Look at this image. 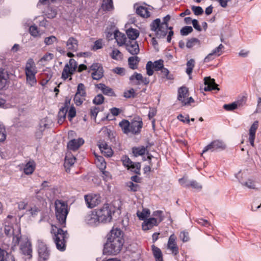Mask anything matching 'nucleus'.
Wrapping results in <instances>:
<instances>
[{
	"label": "nucleus",
	"instance_id": "412c9836",
	"mask_svg": "<svg viewBox=\"0 0 261 261\" xmlns=\"http://www.w3.org/2000/svg\"><path fill=\"white\" fill-rule=\"evenodd\" d=\"M126 50L132 55H136L139 53V45L136 41H128L125 44Z\"/></svg>",
	"mask_w": 261,
	"mask_h": 261
},
{
	"label": "nucleus",
	"instance_id": "0eeeda50",
	"mask_svg": "<svg viewBox=\"0 0 261 261\" xmlns=\"http://www.w3.org/2000/svg\"><path fill=\"white\" fill-rule=\"evenodd\" d=\"M226 148V145L225 142L221 140H215L211 142L203 148L202 153L208 151H219L225 150Z\"/></svg>",
	"mask_w": 261,
	"mask_h": 261
},
{
	"label": "nucleus",
	"instance_id": "c03bdc74",
	"mask_svg": "<svg viewBox=\"0 0 261 261\" xmlns=\"http://www.w3.org/2000/svg\"><path fill=\"white\" fill-rule=\"evenodd\" d=\"M149 210L148 209H143L142 212H138L137 213V216L140 220H143L147 218L149 215Z\"/></svg>",
	"mask_w": 261,
	"mask_h": 261
},
{
	"label": "nucleus",
	"instance_id": "473e14b6",
	"mask_svg": "<svg viewBox=\"0 0 261 261\" xmlns=\"http://www.w3.org/2000/svg\"><path fill=\"white\" fill-rule=\"evenodd\" d=\"M68 65H65L62 73V78L64 80H67L69 77V80H71V76L74 74V71L71 70Z\"/></svg>",
	"mask_w": 261,
	"mask_h": 261
},
{
	"label": "nucleus",
	"instance_id": "a211bd4d",
	"mask_svg": "<svg viewBox=\"0 0 261 261\" xmlns=\"http://www.w3.org/2000/svg\"><path fill=\"white\" fill-rule=\"evenodd\" d=\"M13 219V217L11 215H8L7 218L4 221V232L6 235L10 236L12 234V238L13 236L16 234L18 232V230L16 231V232H14V229L12 227V223L11 222L12 219Z\"/></svg>",
	"mask_w": 261,
	"mask_h": 261
},
{
	"label": "nucleus",
	"instance_id": "aec40b11",
	"mask_svg": "<svg viewBox=\"0 0 261 261\" xmlns=\"http://www.w3.org/2000/svg\"><path fill=\"white\" fill-rule=\"evenodd\" d=\"M258 127V121H255L251 125L249 130L248 140L252 146H254V140L256 130Z\"/></svg>",
	"mask_w": 261,
	"mask_h": 261
},
{
	"label": "nucleus",
	"instance_id": "8fccbe9b",
	"mask_svg": "<svg viewBox=\"0 0 261 261\" xmlns=\"http://www.w3.org/2000/svg\"><path fill=\"white\" fill-rule=\"evenodd\" d=\"M195 61L193 59L190 60L187 63L186 72L188 75H190L192 72L193 68L194 66Z\"/></svg>",
	"mask_w": 261,
	"mask_h": 261
},
{
	"label": "nucleus",
	"instance_id": "c756f323",
	"mask_svg": "<svg viewBox=\"0 0 261 261\" xmlns=\"http://www.w3.org/2000/svg\"><path fill=\"white\" fill-rule=\"evenodd\" d=\"M8 74L5 72L4 70L0 68V90L4 89L8 82Z\"/></svg>",
	"mask_w": 261,
	"mask_h": 261
},
{
	"label": "nucleus",
	"instance_id": "2f4dec72",
	"mask_svg": "<svg viewBox=\"0 0 261 261\" xmlns=\"http://www.w3.org/2000/svg\"><path fill=\"white\" fill-rule=\"evenodd\" d=\"M151 249L155 261H163V256L161 250L154 245L151 246Z\"/></svg>",
	"mask_w": 261,
	"mask_h": 261
},
{
	"label": "nucleus",
	"instance_id": "9b49d317",
	"mask_svg": "<svg viewBox=\"0 0 261 261\" xmlns=\"http://www.w3.org/2000/svg\"><path fill=\"white\" fill-rule=\"evenodd\" d=\"M163 68V60L160 59L153 63L148 61L146 65V73L148 75L151 76L153 74V70L155 71L162 70Z\"/></svg>",
	"mask_w": 261,
	"mask_h": 261
},
{
	"label": "nucleus",
	"instance_id": "5fc2aeb1",
	"mask_svg": "<svg viewBox=\"0 0 261 261\" xmlns=\"http://www.w3.org/2000/svg\"><path fill=\"white\" fill-rule=\"evenodd\" d=\"M104 97L102 94H99L96 96L93 100V102L97 105H101L104 100Z\"/></svg>",
	"mask_w": 261,
	"mask_h": 261
},
{
	"label": "nucleus",
	"instance_id": "09e8293b",
	"mask_svg": "<svg viewBox=\"0 0 261 261\" xmlns=\"http://www.w3.org/2000/svg\"><path fill=\"white\" fill-rule=\"evenodd\" d=\"M111 56L112 59L116 60H118L122 58V54L117 49H114L113 50Z\"/></svg>",
	"mask_w": 261,
	"mask_h": 261
},
{
	"label": "nucleus",
	"instance_id": "3c124183",
	"mask_svg": "<svg viewBox=\"0 0 261 261\" xmlns=\"http://www.w3.org/2000/svg\"><path fill=\"white\" fill-rule=\"evenodd\" d=\"M40 209L36 206V205H34L32 207H31L28 210V212H29V214L32 216V217H35L40 212Z\"/></svg>",
	"mask_w": 261,
	"mask_h": 261
},
{
	"label": "nucleus",
	"instance_id": "dca6fc26",
	"mask_svg": "<svg viewBox=\"0 0 261 261\" xmlns=\"http://www.w3.org/2000/svg\"><path fill=\"white\" fill-rule=\"evenodd\" d=\"M143 126V122L140 118L134 119L130 122V132L133 135H138L140 133Z\"/></svg>",
	"mask_w": 261,
	"mask_h": 261
},
{
	"label": "nucleus",
	"instance_id": "bb28decb",
	"mask_svg": "<svg viewBox=\"0 0 261 261\" xmlns=\"http://www.w3.org/2000/svg\"><path fill=\"white\" fill-rule=\"evenodd\" d=\"M245 103V99L242 98L241 100H238L230 104H225L223 108L227 111H232L238 107H242Z\"/></svg>",
	"mask_w": 261,
	"mask_h": 261
},
{
	"label": "nucleus",
	"instance_id": "0e129e2a",
	"mask_svg": "<svg viewBox=\"0 0 261 261\" xmlns=\"http://www.w3.org/2000/svg\"><path fill=\"white\" fill-rule=\"evenodd\" d=\"M6 138V134L5 128L2 124H0V142L5 141Z\"/></svg>",
	"mask_w": 261,
	"mask_h": 261
},
{
	"label": "nucleus",
	"instance_id": "5701e85b",
	"mask_svg": "<svg viewBox=\"0 0 261 261\" xmlns=\"http://www.w3.org/2000/svg\"><path fill=\"white\" fill-rule=\"evenodd\" d=\"M98 147L101 153L105 156L110 157L113 155V152L110 147L105 141L99 142Z\"/></svg>",
	"mask_w": 261,
	"mask_h": 261
},
{
	"label": "nucleus",
	"instance_id": "ea45409f",
	"mask_svg": "<svg viewBox=\"0 0 261 261\" xmlns=\"http://www.w3.org/2000/svg\"><path fill=\"white\" fill-rule=\"evenodd\" d=\"M36 73H25L27 83L30 86H34L37 83V80L35 77Z\"/></svg>",
	"mask_w": 261,
	"mask_h": 261
},
{
	"label": "nucleus",
	"instance_id": "58836bf2",
	"mask_svg": "<svg viewBox=\"0 0 261 261\" xmlns=\"http://www.w3.org/2000/svg\"><path fill=\"white\" fill-rule=\"evenodd\" d=\"M130 124V122L125 119L123 120L119 123V126L121 127L123 133L125 134L129 133Z\"/></svg>",
	"mask_w": 261,
	"mask_h": 261
},
{
	"label": "nucleus",
	"instance_id": "774afa93",
	"mask_svg": "<svg viewBox=\"0 0 261 261\" xmlns=\"http://www.w3.org/2000/svg\"><path fill=\"white\" fill-rule=\"evenodd\" d=\"M179 238L183 242H187L189 240L188 232L185 231L181 232L179 234Z\"/></svg>",
	"mask_w": 261,
	"mask_h": 261
},
{
	"label": "nucleus",
	"instance_id": "2eb2a0df",
	"mask_svg": "<svg viewBox=\"0 0 261 261\" xmlns=\"http://www.w3.org/2000/svg\"><path fill=\"white\" fill-rule=\"evenodd\" d=\"M246 174L244 173L239 171L235 174L236 177L238 179L239 181L241 183L242 186L246 187L250 189H253L255 188V185L254 181L248 179L247 180H244V178L245 177Z\"/></svg>",
	"mask_w": 261,
	"mask_h": 261
},
{
	"label": "nucleus",
	"instance_id": "20e7f679",
	"mask_svg": "<svg viewBox=\"0 0 261 261\" xmlns=\"http://www.w3.org/2000/svg\"><path fill=\"white\" fill-rule=\"evenodd\" d=\"M55 204L57 220L61 227H65L67 216L69 212L68 205L61 200H56Z\"/></svg>",
	"mask_w": 261,
	"mask_h": 261
},
{
	"label": "nucleus",
	"instance_id": "7ed1b4c3",
	"mask_svg": "<svg viewBox=\"0 0 261 261\" xmlns=\"http://www.w3.org/2000/svg\"><path fill=\"white\" fill-rule=\"evenodd\" d=\"M50 232L57 248L61 251L65 250L66 240L68 238L67 231L51 225Z\"/></svg>",
	"mask_w": 261,
	"mask_h": 261
},
{
	"label": "nucleus",
	"instance_id": "bf43d9fd",
	"mask_svg": "<svg viewBox=\"0 0 261 261\" xmlns=\"http://www.w3.org/2000/svg\"><path fill=\"white\" fill-rule=\"evenodd\" d=\"M66 65H68L69 68L71 69V70L75 71L77 68V63L75 61V60L73 59H70L69 60V63L66 64Z\"/></svg>",
	"mask_w": 261,
	"mask_h": 261
},
{
	"label": "nucleus",
	"instance_id": "1a4fd4ad",
	"mask_svg": "<svg viewBox=\"0 0 261 261\" xmlns=\"http://www.w3.org/2000/svg\"><path fill=\"white\" fill-rule=\"evenodd\" d=\"M84 199L87 206L92 208L101 202V197L99 194H90L84 196Z\"/></svg>",
	"mask_w": 261,
	"mask_h": 261
},
{
	"label": "nucleus",
	"instance_id": "4468645a",
	"mask_svg": "<svg viewBox=\"0 0 261 261\" xmlns=\"http://www.w3.org/2000/svg\"><path fill=\"white\" fill-rule=\"evenodd\" d=\"M52 121L47 117L42 119L39 123V127L36 132V137L37 139H40L42 137L43 133L45 129L48 128L51 124Z\"/></svg>",
	"mask_w": 261,
	"mask_h": 261
},
{
	"label": "nucleus",
	"instance_id": "f8f14e48",
	"mask_svg": "<svg viewBox=\"0 0 261 261\" xmlns=\"http://www.w3.org/2000/svg\"><path fill=\"white\" fill-rule=\"evenodd\" d=\"M123 165L131 171L139 174L141 165L139 163L133 162L127 156H123L121 159Z\"/></svg>",
	"mask_w": 261,
	"mask_h": 261
},
{
	"label": "nucleus",
	"instance_id": "e2e57ef3",
	"mask_svg": "<svg viewBox=\"0 0 261 261\" xmlns=\"http://www.w3.org/2000/svg\"><path fill=\"white\" fill-rule=\"evenodd\" d=\"M189 186L196 190H200L202 189V186L195 180H191L190 181Z\"/></svg>",
	"mask_w": 261,
	"mask_h": 261
},
{
	"label": "nucleus",
	"instance_id": "4be33fe9",
	"mask_svg": "<svg viewBox=\"0 0 261 261\" xmlns=\"http://www.w3.org/2000/svg\"><path fill=\"white\" fill-rule=\"evenodd\" d=\"M204 87L203 90L205 91H211L213 90H219L218 85L215 83V80L210 77H205L204 79Z\"/></svg>",
	"mask_w": 261,
	"mask_h": 261
},
{
	"label": "nucleus",
	"instance_id": "72a5a7b5",
	"mask_svg": "<svg viewBox=\"0 0 261 261\" xmlns=\"http://www.w3.org/2000/svg\"><path fill=\"white\" fill-rule=\"evenodd\" d=\"M114 36L116 41L119 46H122L124 44L125 45L126 43H127L126 38L124 34L117 32L114 34Z\"/></svg>",
	"mask_w": 261,
	"mask_h": 261
},
{
	"label": "nucleus",
	"instance_id": "13d9d810",
	"mask_svg": "<svg viewBox=\"0 0 261 261\" xmlns=\"http://www.w3.org/2000/svg\"><path fill=\"white\" fill-rule=\"evenodd\" d=\"M54 55L51 53H46L39 60L40 62H48L53 59Z\"/></svg>",
	"mask_w": 261,
	"mask_h": 261
},
{
	"label": "nucleus",
	"instance_id": "49530a36",
	"mask_svg": "<svg viewBox=\"0 0 261 261\" xmlns=\"http://www.w3.org/2000/svg\"><path fill=\"white\" fill-rule=\"evenodd\" d=\"M103 69H101L93 72L91 75L93 80H98L103 76Z\"/></svg>",
	"mask_w": 261,
	"mask_h": 261
},
{
	"label": "nucleus",
	"instance_id": "f03ea898",
	"mask_svg": "<svg viewBox=\"0 0 261 261\" xmlns=\"http://www.w3.org/2000/svg\"><path fill=\"white\" fill-rule=\"evenodd\" d=\"M20 244V252L23 255V257L27 259H31L32 257V246L31 241L28 238H22L20 228L18 229L16 234L13 236L12 242V249L15 250V248Z\"/></svg>",
	"mask_w": 261,
	"mask_h": 261
},
{
	"label": "nucleus",
	"instance_id": "c9c22d12",
	"mask_svg": "<svg viewBox=\"0 0 261 261\" xmlns=\"http://www.w3.org/2000/svg\"><path fill=\"white\" fill-rule=\"evenodd\" d=\"M140 59L137 56L130 57L128 59L129 67L132 69H136L138 68V65Z\"/></svg>",
	"mask_w": 261,
	"mask_h": 261
},
{
	"label": "nucleus",
	"instance_id": "6e6552de",
	"mask_svg": "<svg viewBox=\"0 0 261 261\" xmlns=\"http://www.w3.org/2000/svg\"><path fill=\"white\" fill-rule=\"evenodd\" d=\"M177 99L183 106L189 105L194 101L192 97H189L188 89L185 87L178 89Z\"/></svg>",
	"mask_w": 261,
	"mask_h": 261
},
{
	"label": "nucleus",
	"instance_id": "393cba45",
	"mask_svg": "<svg viewBox=\"0 0 261 261\" xmlns=\"http://www.w3.org/2000/svg\"><path fill=\"white\" fill-rule=\"evenodd\" d=\"M84 143L83 139L80 138L77 139H72L69 141L67 144V147L69 149L76 150L82 146Z\"/></svg>",
	"mask_w": 261,
	"mask_h": 261
},
{
	"label": "nucleus",
	"instance_id": "ddd939ff",
	"mask_svg": "<svg viewBox=\"0 0 261 261\" xmlns=\"http://www.w3.org/2000/svg\"><path fill=\"white\" fill-rule=\"evenodd\" d=\"M84 221L86 223L91 226H97L100 223L96 210L87 214L85 217Z\"/></svg>",
	"mask_w": 261,
	"mask_h": 261
},
{
	"label": "nucleus",
	"instance_id": "c85d7f7f",
	"mask_svg": "<svg viewBox=\"0 0 261 261\" xmlns=\"http://www.w3.org/2000/svg\"><path fill=\"white\" fill-rule=\"evenodd\" d=\"M157 223L156 219L151 218L147 219L142 223V227L144 230H148L152 228Z\"/></svg>",
	"mask_w": 261,
	"mask_h": 261
},
{
	"label": "nucleus",
	"instance_id": "6e6d98bb",
	"mask_svg": "<svg viewBox=\"0 0 261 261\" xmlns=\"http://www.w3.org/2000/svg\"><path fill=\"white\" fill-rule=\"evenodd\" d=\"M56 41H57V38L54 36H50L44 39V43L46 45H51Z\"/></svg>",
	"mask_w": 261,
	"mask_h": 261
},
{
	"label": "nucleus",
	"instance_id": "a878e982",
	"mask_svg": "<svg viewBox=\"0 0 261 261\" xmlns=\"http://www.w3.org/2000/svg\"><path fill=\"white\" fill-rule=\"evenodd\" d=\"M25 73H37V69L33 59L30 58L27 61L25 66Z\"/></svg>",
	"mask_w": 261,
	"mask_h": 261
},
{
	"label": "nucleus",
	"instance_id": "37998d69",
	"mask_svg": "<svg viewBox=\"0 0 261 261\" xmlns=\"http://www.w3.org/2000/svg\"><path fill=\"white\" fill-rule=\"evenodd\" d=\"M200 44L199 40L195 38H192L188 40L186 46L188 48H191L195 45H199Z\"/></svg>",
	"mask_w": 261,
	"mask_h": 261
},
{
	"label": "nucleus",
	"instance_id": "79ce46f5",
	"mask_svg": "<svg viewBox=\"0 0 261 261\" xmlns=\"http://www.w3.org/2000/svg\"><path fill=\"white\" fill-rule=\"evenodd\" d=\"M96 164L100 170H103L106 168V162L102 156H96Z\"/></svg>",
	"mask_w": 261,
	"mask_h": 261
},
{
	"label": "nucleus",
	"instance_id": "e433bc0d",
	"mask_svg": "<svg viewBox=\"0 0 261 261\" xmlns=\"http://www.w3.org/2000/svg\"><path fill=\"white\" fill-rule=\"evenodd\" d=\"M136 13L137 14L144 18H147L150 16V12L148 10V9L143 6L139 7L136 10Z\"/></svg>",
	"mask_w": 261,
	"mask_h": 261
},
{
	"label": "nucleus",
	"instance_id": "9d476101",
	"mask_svg": "<svg viewBox=\"0 0 261 261\" xmlns=\"http://www.w3.org/2000/svg\"><path fill=\"white\" fill-rule=\"evenodd\" d=\"M86 96L85 87L83 84L80 83L77 86V91L75 94L73 100L77 106H81Z\"/></svg>",
	"mask_w": 261,
	"mask_h": 261
},
{
	"label": "nucleus",
	"instance_id": "864d4df0",
	"mask_svg": "<svg viewBox=\"0 0 261 261\" xmlns=\"http://www.w3.org/2000/svg\"><path fill=\"white\" fill-rule=\"evenodd\" d=\"M103 47V41L102 39H99L96 40L94 42V45L92 46V49L93 50H97L99 49H101Z\"/></svg>",
	"mask_w": 261,
	"mask_h": 261
},
{
	"label": "nucleus",
	"instance_id": "f257e3e1",
	"mask_svg": "<svg viewBox=\"0 0 261 261\" xmlns=\"http://www.w3.org/2000/svg\"><path fill=\"white\" fill-rule=\"evenodd\" d=\"M124 243L122 231L113 227L108 234L107 243L103 248V253L107 255H116L121 251Z\"/></svg>",
	"mask_w": 261,
	"mask_h": 261
},
{
	"label": "nucleus",
	"instance_id": "a19ab883",
	"mask_svg": "<svg viewBox=\"0 0 261 261\" xmlns=\"http://www.w3.org/2000/svg\"><path fill=\"white\" fill-rule=\"evenodd\" d=\"M75 160V158L72 154H68L66 155L65 159V167L67 168H69L74 164Z\"/></svg>",
	"mask_w": 261,
	"mask_h": 261
},
{
	"label": "nucleus",
	"instance_id": "423d86ee",
	"mask_svg": "<svg viewBox=\"0 0 261 261\" xmlns=\"http://www.w3.org/2000/svg\"><path fill=\"white\" fill-rule=\"evenodd\" d=\"M37 245L39 261H46L50 254V249L42 240H38Z\"/></svg>",
	"mask_w": 261,
	"mask_h": 261
},
{
	"label": "nucleus",
	"instance_id": "b1692460",
	"mask_svg": "<svg viewBox=\"0 0 261 261\" xmlns=\"http://www.w3.org/2000/svg\"><path fill=\"white\" fill-rule=\"evenodd\" d=\"M66 47L67 50L75 52L78 49L79 42L77 40L73 37H70L66 41Z\"/></svg>",
	"mask_w": 261,
	"mask_h": 261
},
{
	"label": "nucleus",
	"instance_id": "a18cd8bd",
	"mask_svg": "<svg viewBox=\"0 0 261 261\" xmlns=\"http://www.w3.org/2000/svg\"><path fill=\"white\" fill-rule=\"evenodd\" d=\"M133 152L135 156L142 155L145 153L146 148L144 147L134 148Z\"/></svg>",
	"mask_w": 261,
	"mask_h": 261
},
{
	"label": "nucleus",
	"instance_id": "4c0bfd02",
	"mask_svg": "<svg viewBox=\"0 0 261 261\" xmlns=\"http://www.w3.org/2000/svg\"><path fill=\"white\" fill-rule=\"evenodd\" d=\"M101 9L103 11H111L114 9L112 0H103L101 5Z\"/></svg>",
	"mask_w": 261,
	"mask_h": 261
},
{
	"label": "nucleus",
	"instance_id": "052dcab7",
	"mask_svg": "<svg viewBox=\"0 0 261 261\" xmlns=\"http://www.w3.org/2000/svg\"><path fill=\"white\" fill-rule=\"evenodd\" d=\"M9 257L8 253L0 248V261H7Z\"/></svg>",
	"mask_w": 261,
	"mask_h": 261
},
{
	"label": "nucleus",
	"instance_id": "6ab92c4d",
	"mask_svg": "<svg viewBox=\"0 0 261 261\" xmlns=\"http://www.w3.org/2000/svg\"><path fill=\"white\" fill-rule=\"evenodd\" d=\"M176 236L174 234H171L169 238L167 246V249L174 255L178 253V247L176 242Z\"/></svg>",
	"mask_w": 261,
	"mask_h": 261
},
{
	"label": "nucleus",
	"instance_id": "4d7b16f0",
	"mask_svg": "<svg viewBox=\"0 0 261 261\" xmlns=\"http://www.w3.org/2000/svg\"><path fill=\"white\" fill-rule=\"evenodd\" d=\"M68 108L63 107L60 109V114H63L62 117H58V123L61 124L65 120Z\"/></svg>",
	"mask_w": 261,
	"mask_h": 261
},
{
	"label": "nucleus",
	"instance_id": "7c9ffc66",
	"mask_svg": "<svg viewBox=\"0 0 261 261\" xmlns=\"http://www.w3.org/2000/svg\"><path fill=\"white\" fill-rule=\"evenodd\" d=\"M35 167V162L33 161H30L25 165L23 171L25 174H31L34 172Z\"/></svg>",
	"mask_w": 261,
	"mask_h": 261
},
{
	"label": "nucleus",
	"instance_id": "cd10ccee",
	"mask_svg": "<svg viewBox=\"0 0 261 261\" xmlns=\"http://www.w3.org/2000/svg\"><path fill=\"white\" fill-rule=\"evenodd\" d=\"M98 89L100 90L102 92L106 95L109 96H115V93L113 89L103 84L100 83L96 85Z\"/></svg>",
	"mask_w": 261,
	"mask_h": 261
},
{
	"label": "nucleus",
	"instance_id": "f3484780",
	"mask_svg": "<svg viewBox=\"0 0 261 261\" xmlns=\"http://www.w3.org/2000/svg\"><path fill=\"white\" fill-rule=\"evenodd\" d=\"M159 18L154 20L151 24V30L155 32L156 37L161 39L163 37V30L162 24Z\"/></svg>",
	"mask_w": 261,
	"mask_h": 261
},
{
	"label": "nucleus",
	"instance_id": "69168bd1",
	"mask_svg": "<svg viewBox=\"0 0 261 261\" xmlns=\"http://www.w3.org/2000/svg\"><path fill=\"white\" fill-rule=\"evenodd\" d=\"M143 76L141 74L138 73L137 72H135L134 74L130 76L129 80L131 81H134V80H136L138 81L139 82H141L142 80H143Z\"/></svg>",
	"mask_w": 261,
	"mask_h": 261
},
{
	"label": "nucleus",
	"instance_id": "39448f33",
	"mask_svg": "<svg viewBox=\"0 0 261 261\" xmlns=\"http://www.w3.org/2000/svg\"><path fill=\"white\" fill-rule=\"evenodd\" d=\"M96 210L100 223H106L111 221L112 212L108 204H105Z\"/></svg>",
	"mask_w": 261,
	"mask_h": 261
},
{
	"label": "nucleus",
	"instance_id": "f704fd0d",
	"mask_svg": "<svg viewBox=\"0 0 261 261\" xmlns=\"http://www.w3.org/2000/svg\"><path fill=\"white\" fill-rule=\"evenodd\" d=\"M126 33L128 38L133 41H135L140 34L138 30L133 28L127 29L126 31Z\"/></svg>",
	"mask_w": 261,
	"mask_h": 261
},
{
	"label": "nucleus",
	"instance_id": "680f3d73",
	"mask_svg": "<svg viewBox=\"0 0 261 261\" xmlns=\"http://www.w3.org/2000/svg\"><path fill=\"white\" fill-rule=\"evenodd\" d=\"M193 31V28L190 26H186L180 30V34L181 35L186 36Z\"/></svg>",
	"mask_w": 261,
	"mask_h": 261
},
{
	"label": "nucleus",
	"instance_id": "de8ad7c7",
	"mask_svg": "<svg viewBox=\"0 0 261 261\" xmlns=\"http://www.w3.org/2000/svg\"><path fill=\"white\" fill-rule=\"evenodd\" d=\"M224 49V45L220 44L218 47L213 49L212 52L215 55V56L219 57L222 54Z\"/></svg>",
	"mask_w": 261,
	"mask_h": 261
},
{
	"label": "nucleus",
	"instance_id": "603ef678",
	"mask_svg": "<svg viewBox=\"0 0 261 261\" xmlns=\"http://www.w3.org/2000/svg\"><path fill=\"white\" fill-rule=\"evenodd\" d=\"M123 96L127 98H134L136 96V93L133 88L125 91L123 93Z\"/></svg>",
	"mask_w": 261,
	"mask_h": 261
},
{
	"label": "nucleus",
	"instance_id": "338daca9",
	"mask_svg": "<svg viewBox=\"0 0 261 261\" xmlns=\"http://www.w3.org/2000/svg\"><path fill=\"white\" fill-rule=\"evenodd\" d=\"M30 33L34 37H37L39 34L37 27L36 25H32L30 27Z\"/></svg>",
	"mask_w": 261,
	"mask_h": 261
}]
</instances>
